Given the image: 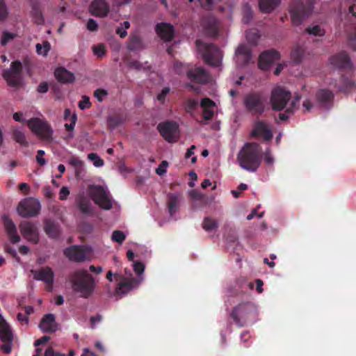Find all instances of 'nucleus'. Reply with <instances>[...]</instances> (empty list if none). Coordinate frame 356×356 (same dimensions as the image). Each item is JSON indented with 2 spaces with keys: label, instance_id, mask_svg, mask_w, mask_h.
<instances>
[{
  "label": "nucleus",
  "instance_id": "nucleus-57",
  "mask_svg": "<svg viewBox=\"0 0 356 356\" xmlns=\"http://www.w3.org/2000/svg\"><path fill=\"white\" fill-rule=\"evenodd\" d=\"M86 27L90 31H96L98 29V24L95 19L90 18L87 22Z\"/></svg>",
  "mask_w": 356,
  "mask_h": 356
},
{
  "label": "nucleus",
  "instance_id": "nucleus-36",
  "mask_svg": "<svg viewBox=\"0 0 356 356\" xmlns=\"http://www.w3.org/2000/svg\"><path fill=\"white\" fill-rule=\"evenodd\" d=\"M136 282V281L134 279L121 282L116 288V292L118 293H127L134 287Z\"/></svg>",
  "mask_w": 356,
  "mask_h": 356
},
{
  "label": "nucleus",
  "instance_id": "nucleus-53",
  "mask_svg": "<svg viewBox=\"0 0 356 356\" xmlns=\"http://www.w3.org/2000/svg\"><path fill=\"white\" fill-rule=\"evenodd\" d=\"M76 115L75 113H74L71 118H70V124H65V129L68 131H73L74 129V127H75V124H76Z\"/></svg>",
  "mask_w": 356,
  "mask_h": 356
},
{
  "label": "nucleus",
  "instance_id": "nucleus-38",
  "mask_svg": "<svg viewBox=\"0 0 356 356\" xmlns=\"http://www.w3.org/2000/svg\"><path fill=\"white\" fill-rule=\"evenodd\" d=\"M218 227V222L210 218V217H205L204 218V220L202 222V228L207 231V232H210V231H212L213 229H216Z\"/></svg>",
  "mask_w": 356,
  "mask_h": 356
},
{
  "label": "nucleus",
  "instance_id": "nucleus-62",
  "mask_svg": "<svg viewBox=\"0 0 356 356\" xmlns=\"http://www.w3.org/2000/svg\"><path fill=\"white\" fill-rule=\"evenodd\" d=\"M134 270L136 272V273L140 275L142 274L145 269V266L142 262L136 261L134 262L133 264Z\"/></svg>",
  "mask_w": 356,
  "mask_h": 356
},
{
  "label": "nucleus",
  "instance_id": "nucleus-18",
  "mask_svg": "<svg viewBox=\"0 0 356 356\" xmlns=\"http://www.w3.org/2000/svg\"><path fill=\"white\" fill-rule=\"evenodd\" d=\"M280 58L278 51L271 49L261 53L259 57V67L264 71L270 70L274 62L278 60Z\"/></svg>",
  "mask_w": 356,
  "mask_h": 356
},
{
  "label": "nucleus",
  "instance_id": "nucleus-25",
  "mask_svg": "<svg viewBox=\"0 0 356 356\" xmlns=\"http://www.w3.org/2000/svg\"><path fill=\"white\" fill-rule=\"evenodd\" d=\"M44 231L51 238H57L60 234L59 224L51 219H45L44 220Z\"/></svg>",
  "mask_w": 356,
  "mask_h": 356
},
{
  "label": "nucleus",
  "instance_id": "nucleus-11",
  "mask_svg": "<svg viewBox=\"0 0 356 356\" xmlns=\"http://www.w3.org/2000/svg\"><path fill=\"white\" fill-rule=\"evenodd\" d=\"M92 252L90 247L87 245H72L64 250V255L74 262H83L87 259Z\"/></svg>",
  "mask_w": 356,
  "mask_h": 356
},
{
  "label": "nucleus",
  "instance_id": "nucleus-15",
  "mask_svg": "<svg viewBox=\"0 0 356 356\" xmlns=\"http://www.w3.org/2000/svg\"><path fill=\"white\" fill-rule=\"evenodd\" d=\"M22 236L29 241L37 244L39 242V234L35 225L29 221H22L19 225Z\"/></svg>",
  "mask_w": 356,
  "mask_h": 356
},
{
  "label": "nucleus",
  "instance_id": "nucleus-10",
  "mask_svg": "<svg viewBox=\"0 0 356 356\" xmlns=\"http://www.w3.org/2000/svg\"><path fill=\"white\" fill-rule=\"evenodd\" d=\"M40 209V203L38 200L27 198L19 202L17 210L22 218H30L38 216Z\"/></svg>",
  "mask_w": 356,
  "mask_h": 356
},
{
  "label": "nucleus",
  "instance_id": "nucleus-3",
  "mask_svg": "<svg viewBox=\"0 0 356 356\" xmlns=\"http://www.w3.org/2000/svg\"><path fill=\"white\" fill-rule=\"evenodd\" d=\"M314 0H291L289 5V13L291 22L298 26L312 13Z\"/></svg>",
  "mask_w": 356,
  "mask_h": 356
},
{
  "label": "nucleus",
  "instance_id": "nucleus-51",
  "mask_svg": "<svg viewBox=\"0 0 356 356\" xmlns=\"http://www.w3.org/2000/svg\"><path fill=\"white\" fill-rule=\"evenodd\" d=\"M253 13L252 10L249 7H246L243 11V22L244 24H248L252 19Z\"/></svg>",
  "mask_w": 356,
  "mask_h": 356
},
{
  "label": "nucleus",
  "instance_id": "nucleus-20",
  "mask_svg": "<svg viewBox=\"0 0 356 356\" xmlns=\"http://www.w3.org/2000/svg\"><path fill=\"white\" fill-rule=\"evenodd\" d=\"M2 221L10 242L14 244L19 242L21 238L17 233V227L13 220L8 216L4 215L2 216Z\"/></svg>",
  "mask_w": 356,
  "mask_h": 356
},
{
  "label": "nucleus",
  "instance_id": "nucleus-28",
  "mask_svg": "<svg viewBox=\"0 0 356 356\" xmlns=\"http://www.w3.org/2000/svg\"><path fill=\"white\" fill-rule=\"evenodd\" d=\"M57 81L62 83H70L74 81V74L64 67H58L54 72Z\"/></svg>",
  "mask_w": 356,
  "mask_h": 356
},
{
  "label": "nucleus",
  "instance_id": "nucleus-16",
  "mask_svg": "<svg viewBox=\"0 0 356 356\" xmlns=\"http://www.w3.org/2000/svg\"><path fill=\"white\" fill-rule=\"evenodd\" d=\"M187 78L193 83L205 84L209 80V73L201 67H191L186 71Z\"/></svg>",
  "mask_w": 356,
  "mask_h": 356
},
{
  "label": "nucleus",
  "instance_id": "nucleus-19",
  "mask_svg": "<svg viewBox=\"0 0 356 356\" xmlns=\"http://www.w3.org/2000/svg\"><path fill=\"white\" fill-rule=\"evenodd\" d=\"M110 11V7L106 0H93L90 6L89 12L93 16L104 17Z\"/></svg>",
  "mask_w": 356,
  "mask_h": 356
},
{
  "label": "nucleus",
  "instance_id": "nucleus-35",
  "mask_svg": "<svg viewBox=\"0 0 356 356\" xmlns=\"http://www.w3.org/2000/svg\"><path fill=\"white\" fill-rule=\"evenodd\" d=\"M31 15L33 18L34 22L38 25H42L44 22V19L42 13L38 3H34L31 8Z\"/></svg>",
  "mask_w": 356,
  "mask_h": 356
},
{
  "label": "nucleus",
  "instance_id": "nucleus-23",
  "mask_svg": "<svg viewBox=\"0 0 356 356\" xmlns=\"http://www.w3.org/2000/svg\"><path fill=\"white\" fill-rule=\"evenodd\" d=\"M58 325L55 320V316L53 314H45L40 323V328L43 332H55L58 330Z\"/></svg>",
  "mask_w": 356,
  "mask_h": 356
},
{
  "label": "nucleus",
  "instance_id": "nucleus-63",
  "mask_svg": "<svg viewBox=\"0 0 356 356\" xmlns=\"http://www.w3.org/2000/svg\"><path fill=\"white\" fill-rule=\"evenodd\" d=\"M69 194H70L69 189L65 186H63L59 193V199L61 200H66L67 197L69 195Z\"/></svg>",
  "mask_w": 356,
  "mask_h": 356
},
{
  "label": "nucleus",
  "instance_id": "nucleus-49",
  "mask_svg": "<svg viewBox=\"0 0 356 356\" xmlns=\"http://www.w3.org/2000/svg\"><path fill=\"white\" fill-rule=\"evenodd\" d=\"M170 88L169 87L163 88L157 95L156 99L161 104H164L166 96L169 94Z\"/></svg>",
  "mask_w": 356,
  "mask_h": 356
},
{
  "label": "nucleus",
  "instance_id": "nucleus-21",
  "mask_svg": "<svg viewBox=\"0 0 356 356\" xmlns=\"http://www.w3.org/2000/svg\"><path fill=\"white\" fill-rule=\"evenodd\" d=\"M251 136L255 138L261 136L264 140L268 141L273 138V133L265 122L257 121L254 123Z\"/></svg>",
  "mask_w": 356,
  "mask_h": 356
},
{
  "label": "nucleus",
  "instance_id": "nucleus-27",
  "mask_svg": "<svg viewBox=\"0 0 356 356\" xmlns=\"http://www.w3.org/2000/svg\"><path fill=\"white\" fill-rule=\"evenodd\" d=\"M13 334L8 323L0 314V340L3 342H11Z\"/></svg>",
  "mask_w": 356,
  "mask_h": 356
},
{
  "label": "nucleus",
  "instance_id": "nucleus-48",
  "mask_svg": "<svg viewBox=\"0 0 356 356\" xmlns=\"http://www.w3.org/2000/svg\"><path fill=\"white\" fill-rule=\"evenodd\" d=\"M16 36H17V35L15 33H9L8 31H4L2 35L1 44L2 46H6L8 42H9L10 40H13Z\"/></svg>",
  "mask_w": 356,
  "mask_h": 356
},
{
  "label": "nucleus",
  "instance_id": "nucleus-26",
  "mask_svg": "<svg viewBox=\"0 0 356 356\" xmlns=\"http://www.w3.org/2000/svg\"><path fill=\"white\" fill-rule=\"evenodd\" d=\"M237 62L245 65L250 63L252 59V51L246 45H240L236 51Z\"/></svg>",
  "mask_w": 356,
  "mask_h": 356
},
{
  "label": "nucleus",
  "instance_id": "nucleus-14",
  "mask_svg": "<svg viewBox=\"0 0 356 356\" xmlns=\"http://www.w3.org/2000/svg\"><path fill=\"white\" fill-rule=\"evenodd\" d=\"M31 272L35 280L42 281L46 284L47 291H52L54 273L50 267L41 268L38 270H31Z\"/></svg>",
  "mask_w": 356,
  "mask_h": 356
},
{
  "label": "nucleus",
  "instance_id": "nucleus-2",
  "mask_svg": "<svg viewBox=\"0 0 356 356\" xmlns=\"http://www.w3.org/2000/svg\"><path fill=\"white\" fill-rule=\"evenodd\" d=\"M70 281L73 291L83 298L91 296L96 286L92 275L84 269L73 272L70 276Z\"/></svg>",
  "mask_w": 356,
  "mask_h": 356
},
{
  "label": "nucleus",
  "instance_id": "nucleus-7",
  "mask_svg": "<svg viewBox=\"0 0 356 356\" xmlns=\"http://www.w3.org/2000/svg\"><path fill=\"white\" fill-rule=\"evenodd\" d=\"M89 195L95 203L104 210H109L113 207V200L109 193L100 185L89 186Z\"/></svg>",
  "mask_w": 356,
  "mask_h": 356
},
{
  "label": "nucleus",
  "instance_id": "nucleus-42",
  "mask_svg": "<svg viewBox=\"0 0 356 356\" xmlns=\"http://www.w3.org/2000/svg\"><path fill=\"white\" fill-rule=\"evenodd\" d=\"M13 138L17 143L22 145H27L24 134L17 129H14L13 130Z\"/></svg>",
  "mask_w": 356,
  "mask_h": 356
},
{
  "label": "nucleus",
  "instance_id": "nucleus-13",
  "mask_svg": "<svg viewBox=\"0 0 356 356\" xmlns=\"http://www.w3.org/2000/svg\"><path fill=\"white\" fill-rule=\"evenodd\" d=\"M178 124L172 121L161 122L157 126V129L161 136L168 143H175L177 141L175 136L178 131Z\"/></svg>",
  "mask_w": 356,
  "mask_h": 356
},
{
  "label": "nucleus",
  "instance_id": "nucleus-44",
  "mask_svg": "<svg viewBox=\"0 0 356 356\" xmlns=\"http://www.w3.org/2000/svg\"><path fill=\"white\" fill-rule=\"evenodd\" d=\"M50 49V44L45 41L42 44L38 43L36 44V51L38 54L46 56Z\"/></svg>",
  "mask_w": 356,
  "mask_h": 356
},
{
  "label": "nucleus",
  "instance_id": "nucleus-31",
  "mask_svg": "<svg viewBox=\"0 0 356 356\" xmlns=\"http://www.w3.org/2000/svg\"><path fill=\"white\" fill-rule=\"evenodd\" d=\"M333 98L332 92L328 90L322 89L316 93L317 101L325 107L332 101Z\"/></svg>",
  "mask_w": 356,
  "mask_h": 356
},
{
  "label": "nucleus",
  "instance_id": "nucleus-46",
  "mask_svg": "<svg viewBox=\"0 0 356 356\" xmlns=\"http://www.w3.org/2000/svg\"><path fill=\"white\" fill-rule=\"evenodd\" d=\"M126 236L122 231L115 230L111 236V239L113 241H116L120 244H122L125 240Z\"/></svg>",
  "mask_w": 356,
  "mask_h": 356
},
{
  "label": "nucleus",
  "instance_id": "nucleus-24",
  "mask_svg": "<svg viewBox=\"0 0 356 356\" xmlns=\"http://www.w3.org/2000/svg\"><path fill=\"white\" fill-rule=\"evenodd\" d=\"M202 26L206 35L215 37L218 34V20L213 17H208L203 19Z\"/></svg>",
  "mask_w": 356,
  "mask_h": 356
},
{
  "label": "nucleus",
  "instance_id": "nucleus-30",
  "mask_svg": "<svg viewBox=\"0 0 356 356\" xmlns=\"http://www.w3.org/2000/svg\"><path fill=\"white\" fill-rule=\"evenodd\" d=\"M281 0H259L260 10L264 13H270L280 3Z\"/></svg>",
  "mask_w": 356,
  "mask_h": 356
},
{
  "label": "nucleus",
  "instance_id": "nucleus-34",
  "mask_svg": "<svg viewBox=\"0 0 356 356\" xmlns=\"http://www.w3.org/2000/svg\"><path fill=\"white\" fill-rule=\"evenodd\" d=\"M127 48L129 51H137L143 48V42L138 35H131L129 38Z\"/></svg>",
  "mask_w": 356,
  "mask_h": 356
},
{
  "label": "nucleus",
  "instance_id": "nucleus-29",
  "mask_svg": "<svg viewBox=\"0 0 356 356\" xmlns=\"http://www.w3.org/2000/svg\"><path fill=\"white\" fill-rule=\"evenodd\" d=\"M300 100V96L296 95L291 101L289 106L286 108V113H280L279 114V119L281 121H286L289 118V115L293 113L294 111L298 108Z\"/></svg>",
  "mask_w": 356,
  "mask_h": 356
},
{
  "label": "nucleus",
  "instance_id": "nucleus-22",
  "mask_svg": "<svg viewBox=\"0 0 356 356\" xmlns=\"http://www.w3.org/2000/svg\"><path fill=\"white\" fill-rule=\"evenodd\" d=\"M156 34L163 41H171L174 37V27L172 24L165 22L159 23L155 26Z\"/></svg>",
  "mask_w": 356,
  "mask_h": 356
},
{
  "label": "nucleus",
  "instance_id": "nucleus-12",
  "mask_svg": "<svg viewBox=\"0 0 356 356\" xmlns=\"http://www.w3.org/2000/svg\"><path fill=\"white\" fill-rule=\"evenodd\" d=\"M22 71V63L19 60H15L11 63L10 69L3 71V76L9 86L17 87L21 83Z\"/></svg>",
  "mask_w": 356,
  "mask_h": 356
},
{
  "label": "nucleus",
  "instance_id": "nucleus-4",
  "mask_svg": "<svg viewBox=\"0 0 356 356\" xmlns=\"http://www.w3.org/2000/svg\"><path fill=\"white\" fill-rule=\"evenodd\" d=\"M257 316V310L252 302H245L234 307L231 312V317L238 327H243L252 323Z\"/></svg>",
  "mask_w": 356,
  "mask_h": 356
},
{
  "label": "nucleus",
  "instance_id": "nucleus-32",
  "mask_svg": "<svg viewBox=\"0 0 356 356\" xmlns=\"http://www.w3.org/2000/svg\"><path fill=\"white\" fill-rule=\"evenodd\" d=\"M168 207L170 215L173 216L179 208V202L180 195L178 193H170L168 195Z\"/></svg>",
  "mask_w": 356,
  "mask_h": 356
},
{
  "label": "nucleus",
  "instance_id": "nucleus-40",
  "mask_svg": "<svg viewBox=\"0 0 356 356\" xmlns=\"http://www.w3.org/2000/svg\"><path fill=\"white\" fill-rule=\"evenodd\" d=\"M304 52V49L301 47H295L291 53L292 60L296 63H300L302 60Z\"/></svg>",
  "mask_w": 356,
  "mask_h": 356
},
{
  "label": "nucleus",
  "instance_id": "nucleus-37",
  "mask_svg": "<svg viewBox=\"0 0 356 356\" xmlns=\"http://www.w3.org/2000/svg\"><path fill=\"white\" fill-rule=\"evenodd\" d=\"M245 36L249 43L256 45L260 38L259 32L257 29H250L246 31Z\"/></svg>",
  "mask_w": 356,
  "mask_h": 356
},
{
  "label": "nucleus",
  "instance_id": "nucleus-60",
  "mask_svg": "<svg viewBox=\"0 0 356 356\" xmlns=\"http://www.w3.org/2000/svg\"><path fill=\"white\" fill-rule=\"evenodd\" d=\"M168 165V163L166 161H163L159 166L156 169V172L159 175H162L166 172V168Z\"/></svg>",
  "mask_w": 356,
  "mask_h": 356
},
{
  "label": "nucleus",
  "instance_id": "nucleus-41",
  "mask_svg": "<svg viewBox=\"0 0 356 356\" xmlns=\"http://www.w3.org/2000/svg\"><path fill=\"white\" fill-rule=\"evenodd\" d=\"M189 196L191 199L199 200L203 204H209V197L202 195L199 191L196 190H192L189 192Z\"/></svg>",
  "mask_w": 356,
  "mask_h": 356
},
{
  "label": "nucleus",
  "instance_id": "nucleus-55",
  "mask_svg": "<svg viewBox=\"0 0 356 356\" xmlns=\"http://www.w3.org/2000/svg\"><path fill=\"white\" fill-rule=\"evenodd\" d=\"M200 106L203 108H211L212 107L215 106V103L211 99L205 97L201 100Z\"/></svg>",
  "mask_w": 356,
  "mask_h": 356
},
{
  "label": "nucleus",
  "instance_id": "nucleus-17",
  "mask_svg": "<svg viewBox=\"0 0 356 356\" xmlns=\"http://www.w3.org/2000/svg\"><path fill=\"white\" fill-rule=\"evenodd\" d=\"M330 64L340 70H351L353 63L348 54L341 51L332 56L329 58Z\"/></svg>",
  "mask_w": 356,
  "mask_h": 356
},
{
  "label": "nucleus",
  "instance_id": "nucleus-9",
  "mask_svg": "<svg viewBox=\"0 0 356 356\" xmlns=\"http://www.w3.org/2000/svg\"><path fill=\"white\" fill-rule=\"evenodd\" d=\"M27 125L32 132L41 138L46 140L51 139L53 130L46 121L33 118L27 121Z\"/></svg>",
  "mask_w": 356,
  "mask_h": 356
},
{
  "label": "nucleus",
  "instance_id": "nucleus-58",
  "mask_svg": "<svg viewBox=\"0 0 356 356\" xmlns=\"http://www.w3.org/2000/svg\"><path fill=\"white\" fill-rule=\"evenodd\" d=\"M213 116V111L209 108H204L202 111V118L204 120L208 121L212 119Z\"/></svg>",
  "mask_w": 356,
  "mask_h": 356
},
{
  "label": "nucleus",
  "instance_id": "nucleus-45",
  "mask_svg": "<svg viewBox=\"0 0 356 356\" xmlns=\"http://www.w3.org/2000/svg\"><path fill=\"white\" fill-rule=\"evenodd\" d=\"M88 158L93 161V165L95 167H102L104 164V161L96 153H90L88 154Z\"/></svg>",
  "mask_w": 356,
  "mask_h": 356
},
{
  "label": "nucleus",
  "instance_id": "nucleus-64",
  "mask_svg": "<svg viewBox=\"0 0 356 356\" xmlns=\"http://www.w3.org/2000/svg\"><path fill=\"white\" fill-rule=\"evenodd\" d=\"M49 90V86L47 82H42L39 84L37 91L40 93H46Z\"/></svg>",
  "mask_w": 356,
  "mask_h": 356
},
{
  "label": "nucleus",
  "instance_id": "nucleus-1",
  "mask_svg": "<svg viewBox=\"0 0 356 356\" xmlns=\"http://www.w3.org/2000/svg\"><path fill=\"white\" fill-rule=\"evenodd\" d=\"M261 159V148L255 143H246L237 156L239 165L249 172H255L258 169Z\"/></svg>",
  "mask_w": 356,
  "mask_h": 356
},
{
  "label": "nucleus",
  "instance_id": "nucleus-33",
  "mask_svg": "<svg viewBox=\"0 0 356 356\" xmlns=\"http://www.w3.org/2000/svg\"><path fill=\"white\" fill-rule=\"evenodd\" d=\"M354 83L343 75L340 78V83L336 84V88L338 90L343 92H349L354 88Z\"/></svg>",
  "mask_w": 356,
  "mask_h": 356
},
{
  "label": "nucleus",
  "instance_id": "nucleus-8",
  "mask_svg": "<svg viewBox=\"0 0 356 356\" xmlns=\"http://www.w3.org/2000/svg\"><path fill=\"white\" fill-rule=\"evenodd\" d=\"M291 99V93L282 87L277 86L272 92L270 98L272 109L281 111L286 108V105Z\"/></svg>",
  "mask_w": 356,
  "mask_h": 356
},
{
  "label": "nucleus",
  "instance_id": "nucleus-52",
  "mask_svg": "<svg viewBox=\"0 0 356 356\" xmlns=\"http://www.w3.org/2000/svg\"><path fill=\"white\" fill-rule=\"evenodd\" d=\"M90 98L88 96H83L82 99L79 102V107L81 110H84L91 107Z\"/></svg>",
  "mask_w": 356,
  "mask_h": 356
},
{
  "label": "nucleus",
  "instance_id": "nucleus-6",
  "mask_svg": "<svg viewBox=\"0 0 356 356\" xmlns=\"http://www.w3.org/2000/svg\"><path fill=\"white\" fill-rule=\"evenodd\" d=\"M196 45L207 64L215 67L219 65L222 56L217 46L211 43H205L200 40L196 41Z\"/></svg>",
  "mask_w": 356,
  "mask_h": 356
},
{
  "label": "nucleus",
  "instance_id": "nucleus-59",
  "mask_svg": "<svg viewBox=\"0 0 356 356\" xmlns=\"http://www.w3.org/2000/svg\"><path fill=\"white\" fill-rule=\"evenodd\" d=\"M5 251L8 254H9L13 258H14L16 261H19L20 259L18 257L17 251H16V250L14 248L10 247L9 245H6Z\"/></svg>",
  "mask_w": 356,
  "mask_h": 356
},
{
  "label": "nucleus",
  "instance_id": "nucleus-39",
  "mask_svg": "<svg viewBox=\"0 0 356 356\" xmlns=\"http://www.w3.org/2000/svg\"><path fill=\"white\" fill-rule=\"evenodd\" d=\"M123 122V118L119 115L109 116L107 119L108 129H114Z\"/></svg>",
  "mask_w": 356,
  "mask_h": 356
},
{
  "label": "nucleus",
  "instance_id": "nucleus-54",
  "mask_svg": "<svg viewBox=\"0 0 356 356\" xmlns=\"http://www.w3.org/2000/svg\"><path fill=\"white\" fill-rule=\"evenodd\" d=\"M108 95V92L106 90L98 88L95 90L94 96L97 98L99 102H102L103 97H106Z\"/></svg>",
  "mask_w": 356,
  "mask_h": 356
},
{
  "label": "nucleus",
  "instance_id": "nucleus-50",
  "mask_svg": "<svg viewBox=\"0 0 356 356\" xmlns=\"http://www.w3.org/2000/svg\"><path fill=\"white\" fill-rule=\"evenodd\" d=\"M8 11L3 0H0V21L6 19L8 17Z\"/></svg>",
  "mask_w": 356,
  "mask_h": 356
},
{
  "label": "nucleus",
  "instance_id": "nucleus-5",
  "mask_svg": "<svg viewBox=\"0 0 356 356\" xmlns=\"http://www.w3.org/2000/svg\"><path fill=\"white\" fill-rule=\"evenodd\" d=\"M267 98L261 92L248 93L243 97V103L245 111L252 115H261L266 109Z\"/></svg>",
  "mask_w": 356,
  "mask_h": 356
},
{
  "label": "nucleus",
  "instance_id": "nucleus-43",
  "mask_svg": "<svg viewBox=\"0 0 356 356\" xmlns=\"http://www.w3.org/2000/svg\"><path fill=\"white\" fill-rule=\"evenodd\" d=\"M305 31L309 35H314L315 36H323L325 35V31L319 25H315L312 27H307Z\"/></svg>",
  "mask_w": 356,
  "mask_h": 356
},
{
  "label": "nucleus",
  "instance_id": "nucleus-56",
  "mask_svg": "<svg viewBox=\"0 0 356 356\" xmlns=\"http://www.w3.org/2000/svg\"><path fill=\"white\" fill-rule=\"evenodd\" d=\"M44 155V150L39 149L38 151L37 155H36V161L40 166L44 165L47 163L46 160L43 157Z\"/></svg>",
  "mask_w": 356,
  "mask_h": 356
},
{
  "label": "nucleus",
  "instance_id": "nucleus-47",
  "mask_svg": "<svg viewBox=\"0 0 356 356\" xmlns=\"http://www.w3.org/2000/svg\"><path fill=\"white\" fill-rule=\"evenodd\" d=\"M78 207L83 213H90V202L86 199H81L79 202Z\"/></svg>",
  "mask_w": 356,
  "mask_h": 356
},
{
  "label": "nucleus",
  "instance_id": "nucleus-61",
  "mask_svg": "<svg viewBox=\"0 0 356 356\" xmlns=\"http://www.w3.org/2000/svg\"><path fill=\"white\" fill-rule=\"evenodd\" d=\"M197 104H198V102L197 100H195L194 99H188L186 103V108L187 111H191L194 110L196 108V106H197Z\"/></svg>",
  "mask_w": 356,
  "mask_h": 356
}]
</instances>
